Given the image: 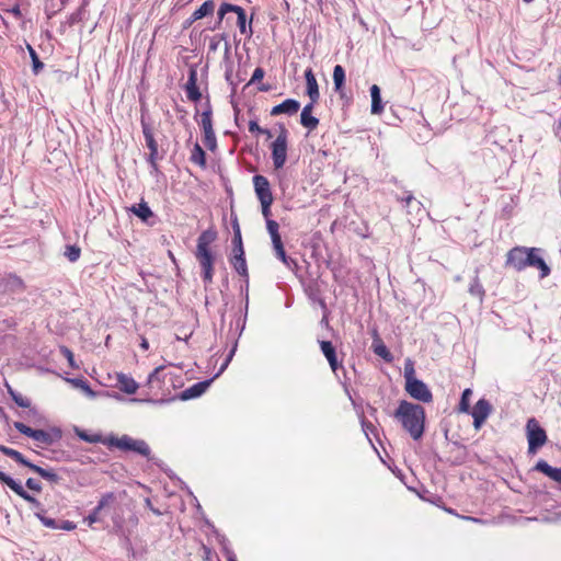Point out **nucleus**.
<instances>
[{"label":"nucleus","mask_w":561,"mask_h":561,"mask_svg":"<svg viewBox=\"0 0 561 561\" xmlns=\"http://www.w3.org/2000/svg\"><path fill=\"white\" fill-rule=\"evenodd\" d=\"M130 211L139 217L142 221H148L153 216L152 210L146 202H140L131 206Z\"/></svg>","instance_id":"25"},{"label":"nucleus","mask_w":561,"mask_h":561,"mask_svg":"<svg viewBox=\"0 0 561 561\" xmlns=\"http://www.w3.org/2000/svg\"><path fill=\"white\" fill-rule=\"evenodd\" d=\"M5 387L8 389V393L10 394V397L12 398V400L21 408H28L30 409V412L32 413H36V410L35 409H31V400L24 396H22L21 393L14 391L12 389V387L8 383H5Z\"/></svg>","instance_id":"27"},{"label":"nucleus","mask_w":561,"mask_h":561,"mask_svg":"<svg viewBox=\"0 0 561 561\" xmlns=\"http://www.w3.org/2000/svg\"><path fill=\"white\" fill-rule=\"evenodd\" d=\"M528 256H530V248L515 247L506 255V265L516 271H523L528 267Z\"/></svg>","instance_id":"7"},{"label":"nucleus","mask_w":561,"mask_h":561,"mask_svg":"<svg viewBox=\"0 0 561 561\" xmlns=\"http://www.w3.org/2000/svg\"><path fill=\"white\" fill-rule=\"evenodd\" d=\"M232 247H236V245H243L242 243V236H241V231H236L233 232V237H232Z\"/></svg>","instance_id":"55"},{"label":"nucleus","mask_w":561,"mask_h":561,"mask_svg":"<svg viewBox=\"0 0 561 561\" xmlns=\"http://www.w3.org/2000/svg\"><path fill=\"white\" fill-rule=\"evenodd\" d=\"M190 160L202 168L206 167V153L199 144L194 145Z\"/></svg>","instance_id":"30"},{"label":"nucleus","mask_w":561,"mask_h":561,"mask_svg":"<svg viewBox=\"0 0 561 561\" xmlns=\"http://www.w3.org/2000/svg\"><path fill=\"white\" fill-rule=\"evenodd\" d=\"M472 396V390L467 388L462 391L461 399L458 405V411L460 413H469L470 412V398Z\"/></svg>","instance_id":"39"},{"label":"nucleus","mask_w":561,"mask_h":561,"mask_svg":"<svg viewBox=\"0 0 561 561\" xmlns=\"http://www.w3.org/2000/svg\"><path fill=\"white\" fill-rule=\"evenodd\" d=\"M26 486L32 490V491H35V492H41L42 490V485L38 481H36L35 479L33 478H28L26 480Z\"/></svg>","instance_id":"49"},{"label":"nucleus","mask_w":561,"mask_h":561,"mask_svg":"<svg viewBox=\"0 0 561 561\" xmlns=\"http://www.w3.org/2000/svg\"><path fill=\"white\" fill-rule=\"evenodd\" d=\"M344 82H345V70L341 65H336L333 69L334 90L336 92L341 93Z\"/></svg>","instance_id":"34"},{"label":"nucleus","mask_w":561,"mask_h":561,"mask_svg":"<svg viewBox=\"0 0 561 561\" xmlns=\"http://www.w3.org/2000/svg\"><path fill=\"white\" fill-rule=\"evenodd\" d=\"M543 250L541 248H530V256H528V267L538 270L539 277L546 278L550 275L551 268L543 259Z\"/></svg>","instance_id":"9"},{"label":"nucleus","mask_w":561,"mask_h":561,"mask_svg":"<svg viewBox=\"0 0 561 561\" xmlns=\"http://www.w3.org/2000/svg\"><path fill=\"white\" fill-rule=\"evenodd\" d=\"M130 442H131V437L128 436V435H123V436H110L105 439V444L108 446V447H115L117 449H121V450H124V451H129V447H130Z\"/></svg>","instance_id":"21"},{"label":"nucleus","mask_w":561,"mask_h":561,"mask_svg":"<svg viewBox=\"0 0 561 561\" xmlns=\"http://www.w3.org/2000/svg\"><path fill=\"white\" fill-rule=\"evenodd\" d=\"M0 482L9 486L16 495L32 504L34 507L39 508L42 506L41 503L34 496L28 494L20 483L3 471H0Z\"/></svg>","instance_id":"11"},{"label":"nucleus","mask_w":561,"mask_h":561,"mask_svg":"<svg viewBox=\"0 0 561 561\" xmlns=\"http://www.w3.org/2000/svg\"><path fill=\"white\" fill-rule=\"evenodd\" d=\"M208 385L209 383L207 381L197 382L193 385L183 392V398L192 399L201 396L207 389Z\"/></svg>","instance_id":"35"},{"label":"nucleus","mask_w":561,"mask_h":561,"mask_svg":"<svg viewBox=\"0 0 561 561\" xmlns=\"http://www.w3.org/2000/svg\"><path fill=\"white\" fill-rule=\"evenodd\" d=\"M0 451L3 455L12 458L14 461H16L18 463H20L22 466H25L30 469L33 466V463L30 462L20 451L15 450L13 448L7 447L4 445H0Z\"/></svg>","instance_id":"23"},{"label":"nucleus","mask_w":561,"mask_h":561,"mask_svg":"<svg viewBox=\"0 0 561 561\" xmlns=\"http://www.w3.org/2000/svg\"><path fill=\"white\" fill-rule=\"evenodd\" d=\"M66 381L72 385L73 387L82 390L89 397L95 396V392L91 389L88 381L83 378H67Z\"/></svg>","instance_id":"37"},{"label":"nucleus","mask_w":561,"mask_h":561,"mask_svg":"<svg viewBox=\"0 0 561 561\" xmlns=\"http://www.w3.org/2000/svg\"><path fill=\"white\" fill-rule=\"evenodd\" d=\"M262 206V215L267 220L271 216V205L273 204V201H264L260 202Z\"/></svg>","instance_id":"47"},{"label":"nucleus","mask_w":561,"mask_h":561,"mask_svg":"<svg viewBox=\"0 0 561 561\" xmlns=\"http://www.w3.org/2000/svg\"><path fill=\"white\" fill-rule=\"evenodd\" d=\"M314 103L309 102L304 106L300 114V124L304 127L308 128L309 130L316 129L317 126L319 125V119L316 116L311 115Z\"/></svg>","instance_id":"16"},{"label":"nucleus","mask_w":561,"mask_h":561,"mask_svg":"<svg viewBox=\"0 0 561 561\" xmlns=\"http://www.w3.org/2000/svg\"><path fill=\"white\" fill-rule=\"evenodd\" d=\"M397 199L405 204L404 206L409 208V213H419L422 210L421 202L416 201L411 192H405L402 197H398Z\"/></svg>","instance_id":"29"},{"label":"nucleus","mask_w":561,"mask_h":561,"mask_svg":"<svg viewBox=\"0 0 561 561\" xmlns=\"http://www.w3.org/2000/svg\"><path fill=\"white\" fill-rule=\"evenodd\" d=\"M216 239L217 232L211 228L204 230L197 238L195 257L201 266L204 280H211L213 278L215 254L213 253L210 245Z\"/></svg>","instance_id":"2"},{"label":"nucleus","mask_w":561,"mask_h":561,"mask_svg":"<svg viewBox=\"0 0 561 561\" xmlns=\"http://www.w3.org/2000/svg\"><path fill=\"white\" fill-rule=\"evenodd\" d=\"M249 130L251 133H257V134L263 133V128L260 127L257 122L254 119L249 122Z\"/></svg>","instance_id":"53"},{"label":"nucleus","mask_w":561,"mask_h":561,"mask_svg":"<svg viewBox=\"0 0 561 561\" xmlns=\"http://www.w3.org/2000/svg\"><path fill=\"white\" fill-rule=\"evenodd\" d=\"M140 347L144 350V351H148L149 350V342L146 337H142L141 339V343H140Z\"/></svg>","instance_id":"58"},{"label":"nucleus","mask_w":561,"mask_h":561,"mask_svg":"<svg viewBox=\"0 0 561 561\" xmlns=\"http://www.w3.org/2000/svg\"><path fill=\"white\" fill-rule=\"evenodd\" d=\"M373 350H374V353L376 355L380 356L386 362H391L392 360L391 353L389 352V350L387 348V346L385 345V343L380 339L374 340V342H373Z\"/></svg>","instance_id":"33"},{"label":"nucleus","mask_w":561,"mask_h":561,"mask_svg":"<svg viewBox=\"0 0 561 561\" xmlns=\"http://www.w3.org/2000/svg\"><path fill=\"white\" fill-rule=\"evenodd\" d=\"M85 12L84 8H79L77 11L72 12L68 18V24L72 26L81 22L84 19Z\"/></svg>","instance_id":"43"},{"label":"nucleus","mask_w":561,"mask_h":561,"mask_svg":"<svg viewBox=\"0 0 561 561\" xmlns=\"http://www.w3.org/2000/svg\"><path fill=\"white\" fill-rule=\"evenodd\" d=\"M204 144L209 150H214L217 147V139L214 128L204 130Z\"/></svg>","instance_id":"40"},{"label":"nucleus","mask_w":561,"mask_h":561,"mask_svg":"<svg viewBox=\"0 0 561 561\" xmlns=\"http://www.w3.org/2000/svg\"><path fill=\"white\" fill-rule=\"evenodd\" d=\"M140 124H141L142 134H144V137L146 140V145H147L149 151L158 149V144L153 137L152 128L149 125V123H147L145 121L144 116H141Z\"/></svg>","instance_id":"24"},{"label":"nucleus","mask_w":561,"mask_h":561,"mask_svg":"<svg viewBox=\"0 0 561 561\" xmlns=\"http://www.w3.org/2000/svg\"><path fill=\"white\" fill-rule=\"evenodd\" d=\"M32 59V71L34 75H38L44 69V64L38 58V55H34L31 57Z\"/></svg>","instance_id":"44"},{"label":"nucleus","mask_w":561,"mask_h":561,"mask_svg":"<svg viewBox=\"0 0 561 561\" xmlns=\"http://www.w3.org/2000/svg\"><path fill=\"white\" fill-rule=\"evenodd\" d=\"M320 348H321L323 355L325 356V358L328 359L331 369L333 371H336V369L339 367V362H337V357H336L335 347L333 346V344L330 341H321Z\"/></svg>","instance_id":"17"},{"label":"nucleus","mask_w":561,"mask_h":561,"mask_svg":"<svg viewBox=\"0 0 561 561\" xmlns=\"http://www.w3.org/2000/svg\"><path fill=\"white\" fill-rule=\"evenodd\" d=\"M526 430L528 440V453L536 454L537 449L546 444L547 434L535 417H531L527 421Z\"/></svg>","instance_id":"4"},{"label":"nucleus","mask_w":561,"mask_h":561,"mask_svg":"<svg viewBox=\"0 0 561 561\" xmlns=\"http://www.w3.org/2000/svg\"><path fill=\"white\" fill-rule=\"evenodd\" d=\"M215 10V3L213 0L205 1L193 14V20H201L207 15L213 14Z\"/></svg>","instance_id":"32"},{"label":"nucleus","mask_w":561,"mask_h":561,"mask_svg":"<svg viewBox=\"0 0 561 561\" xmlns=\"http://www.w3.org/2000/svg\"><path fill=\"white\" fill-rule=\"evenodd\" d=\"M275 252H276V256L282 260L284 263H287V255H286V252H285V249H284V245L283 243L282 244H278V245H275L273 247Z\"/></svg>","instance_id":"48"},{"label":"nucleus","mask_w":561,"mask_h":561,"mask_svg":"<svg viewBox=\"0 0 561 561\" xmlns=\"http://www.w3.org/2000/svg\"><path fill=\"white\" fill-rule=\"evenodd\" d=\"M245 256L243 245L232 247V251L229 257Z\"/></svg>","instance_id":"51"},{"label":"nucleus","mask_w":561,"mask_h":561,"mask_svg":"<svg viewBox=\"0 0 561 561\" xmlns=\"http://www.w3.org/2000/svg\"><path fill=\"white\" fill-rule=\"evenodd\" d=\"M300 108V103L297 100L294 99H286L282 103L275 105L271 110L272 116H277L280 114H287V115H294L296 114Z\"/></svg>","instance_id":"14"},{"label":"nucleus","mask_w":561,"mask_h":561,"mask_svg":"<svg viewBox=\"0 0 561 561\" xmlns=\"http://www.w3.org/2000/svg\"><path fill=\"white\" fill-rule=\"evenodd\" d=\"M26 47H27V50H28L30 57H32V56H34V55H36V54H37V53L35 51V49H34L30 44H27V45H26Z\"/></svg>","instance_id":"63"},{"label":"nucleus","mask_w":561,"mask_h":561,"mask_svg":"<svg viewBox=\"0 0 561 561\" xmlns=\"http://www.w3.org/2000/svg\"><path fill=\"white\" fill-rule=\"evenodd\" d=\"M164 369V366H159L148 377V383L152 385L154 381H160V373Z\"/></svg>","instance_id":"46"},{"label":"nucleus","mask_w":561,"mask_h":561,"mask_svg":"<svg viewBox=\"0 0 561 561\" xmlns=\"http://www.w3.org/2000/svg\"><path fill=\"white\" fill-rule=\"evenodd\" d=\"M264 75H265V71L263 68H261V67L255 68L248 84H252L257 81H261L264 78Z\"/></svg>","instance_id":"45"},{"label":"nucleus","mask_w":561,"mask_h":561,"mask_svg":"<svg viewBox=\"0 0 561 561\" xmlns=\"http://www.w3.org/2000/svg\"><path fill=\"white\" fill-rule=\"evenodd\" d=\"M253 185L255 194L260 202L273 201V194L268 180L261 174L253 176Z\"/></svg>","instance_id":"12"},{"label":"nucleus","mask_w":561,"mask_h":561,"mask_svg":"<svg viewBox=\"0 0 561 561\" xmlns=\"http://www.w3.org/2000/svg\"><path fill=\"white\" fill-rule=\"evenodd\" d=\"M287 136L288 131L280 126V131L276 139L272 142V160L275 169H282L287 159Z\"/></svg>","instance_id":"5"},{"label":"nucleus","mask_w":561,"mask_h":561,"mask_svg":"<svg viewBox=\"0 0 561 561\" xmlns=\"http://www.w3.org/2000/svg\"><path fill=\"white\" fill-rule=\"evenodd\" d=\"M8 12L12 13L16 19H20L22 16L19 4H15L13 8L9 9Z\"/></svg>","instance_id":"56"},{"label":"nucleus","mask_w":561,"mask_h":561,"mask_svg":"<svg viewBox=\"0 0 561 561\" xmlns=\"http://www.w3.org/2000/svg\"><path fill=\"white\" fill-rule=\"evenodd\" d=\"M184 89L190 101L198 102L202 99V93L197 87V70L194 67H191L188 70V78Z\"/></svg>","instance_id":"13"},{"label":"nucleus","mask_w":561,"mask_h":561,"mask_svg":"<svg viewBox=\"0 0 561 561\" xmlns=\"http://www.w3.org/2000/svg\"><path fill=\"white\" fill-rule=\"evenodd\" d=\"M228 12H234L237 14V24L241 34H247V13L243 8L231 4V3H222L218 10V20L219 23L222 21L224 16Z\"/></svg>","instance_id":"10"},{"label":"nucleus","mask_w":561,"mask_h":561,"mask_svg":"<svg viewBox=\"0 0 561 561\" xmlns=\"http://www.w3.org/2000/svg\"><path fill=\"white\" fill-rule=\"evenodd\" d=\"M117 386L123 392L127 394H134L138 389V383L135 381V379L125 374L117 375Z\"/></svg>","instance_id":"19"},{"label":"nucleus","mask_w":561,"mask_h":561,"mask_svg":"<svg viewBox=\"0 0 561 561\" xmlns=\"http://www.w3.org/2000/svg\"><path fill=\"white\" fill-rule=\"evenodd\" d=\"M305 78L307 83V94L311 103H317L320 99L319 85L311 68L305 71Z\"/></svg>","instance_id":"15"},{"label":"nucleus","mask_w":561,"mask_h":561,"mask_svg":"<svg viewBox=\"0 0 561 561\" xmlns=\"http://www.w3.org/2000/svg\"><path fill=\"white\" fill-rule=\"evenodd\" d=\"M158 158H159L158 157V149L150 150L149 154H148V158H147V161H148L149 165H154V162H157Z\"/></svg>","instance_id":"54"},{"label":"nucleus","mask_w":561,"mask_h":561,"mask_svg":"<svg viewBox=\"0 0 561 561\" xmlns=\"http://www.w3.org/2000/svg\"><path fill=\"white\" fill-rule=\"evenodd\" d=\"M370 96H371V113L380 114L383 111V105L381 102L380 89L377 84H373L370 87Z\"/></svg>","instance_id":"26"},{"label":"nucleus","mask_w":561,"mask_h":561,"mask_svg":"<svg viewBox=\"0 0 561 561\" xmlns=\"http://www.w3.org/2000/svg\"><path fill=\"white\" fill-rule=\"evenodd\" d=\"M199 126L202 127L203 131L213 128L211 106L209 102H207L206 108L201 114Z\"/></svg>","instance_id":"38"},{"label":"nucleus","mask_w":561,"mask_h":561,"mask_svg":"<svg viewBox=\"0 0 561 561\" xmlns=\"http://www.w3.org/2000/svg\"><path fill=\"white\" fill-rule=\"evenodd\" d=\"M36 516L42 520V523L45 526L50 527V528H55L56 527L54 519L47 518L44 515H42L41 513H37Z\"/></svg>","instance_id":"50"},{"label":"nucleus","mask_w":561,"mask_h":561,"mask_svg":"<svg viewBox=\"0 0 561 561\" xmlns=\"http://www.w3.org/2000/svg\"><path fill=\"white\" fill-rule=\"evenodd\" d=\"M227 561H237V557L234 556V553L230 552L227 557Z\"/></svg>","instance_id":"64"},{"label":"nucleus","mask_w":561,"mask_h":561,"mask_svg":"<svg viewBox=\"0 0 561 561\" xmlns=\"http://www.w3.org/2000/svg\"><path fill=\"white\" fill-rule=\"evenodd\" d=\"M150 168H151L150 174H157L159 172L157 162H154V165H150Z\"/></svg>","instance_id":"61"},{"label":"nucleus","mask_w":561,"mask_h":561,"mask_svg":"<svg viewBox=\"0 0 561 561\" xmlns=\"http://www.w3.org/2000/svg\"><path fill=\"white\" fill-rule=\"evenodd\" d=\"M196 20H193V14L184 22V27H190Z\"/></svg>","instance_id":"60"},{"label":"nucleus","mask_w":561,"mask_h":561,"mask_svg":"<svg viewBox=\"0 0 561 561\" xmlns=\"http://www.w3.org/2000/svg\"><path fill=\"white\" fill-rule=\"evenodd\" d=\"M492 404L484 398L479 399L474 407L470 409L469 413H471L473 417V427L476 431H479L482 427L486 419L492 413Z\"/></svg>","instance_id":"8"},{"label":"nucleus","mask_w":561,"mask_h":561,"mask_svg":"<svg viewBox=\"0 0 561 561\" xmlns=\"http://www.w3.org/2000/svg\"><path fill=\"white\" fill-rule=\"evenodd\" d=\"M59 352L68 360V364H69V366L71 368H73V369H78L79 368V366L75 362V355H73L72 351L69 347H67L65 345H61L59 347Z\"/></svg>","instance_id":"41"},{"label":"nucleus","mask_w":561,"mask_h":561,"mask_svg":"<svg viewBox=\"0 0 561 561\" xmlns=\"http://www.w3.org/2000/svg\"><path fill=\"white\" fill-rule=\"evenodd\" d=\"M535 470L542 472L553 481L561 483V468H553L545 460H540L536 463Z\"/></svg>","instance_id":"18"},{"label":"nucleus","mask_w":561,"mask_h":561,"mask_svg":"<svg viewBox=\"0 0 561 561\" xmlns=\"http://www.w3.org/2000/svg\"><path fill=\"white\" fill-rule=\"evenodd\" d=\"M81 250L77 245H67L65 251V256L70 262H76L80 257Z\"/></svg>","instance_id":"42"},{"label":"nucleus","mask_w":561,"mask_h":561,"mask_svg":"<svg viewBox=\"0 0 561 561\" xmlns=\"http://www.w3.org/2000/svg\"><path fill=\"white\" fill-rule=\"evenodd\" d=\"M31 470L35 473L39 474L43 479H46L47 481L51 483H58L60 480V477L53 470H47L45 468H42L35 463L31 467Z\"/></svg>","instance_id":"31"},{"label":"nucleus","mask_w":561,"mask_h":561,"mask_svg":"<svg viewBox=\"0 0 561 561\" xmlns=\"http://www.w3.org/2000/svg\"><path fill=\"white\" fill-rule=\"evenodd\" d=\"M129 451H134L146 458H149L151 453L149 445L145 440L134 439L133 437L130 442Z\"/></svg>","instance_id":"28"},{"label":"nucleus","mask_w":561,"mask_h":561,"mask_svg":"<svg viewBox=\"0 0 561 561\" xmlns=\"http://www.w3.org/2000/svg\"><path fill=\"white\" fill-rule=\"evenodd\" d=\"M113 500H114L113 493L104 494L101 497L98 506L84 519L88 523L89 526H92L94 523H96L99 520V514L102 511V508L105 507Z\"/></svg>","instance_id":"20"},{"label":"nucleus","mask_w":561,"mask_h":561,"mask_svg":"<svg viewBox=\"0 0 561 561\" xmlns=\"http://www.w3.org/2000/svg\"><path fill=\"white\" fill-rule=\"evenodd\" d=\"M229 263L241 278H244V280L249 279L245 256L229 257Z\"/></svg>","instance_id":"22"},{"label":"nucleus","mask_w":561,"mask_h":561,"mask_svg":"<svg viewBox=\"0 0 561 561\" xmlns=\"http://www.w3.org/2000/svg\"><path fill=\"white\" fill-rule=\"evenodd\" d=\"M394 417L410 436L417 440L425 430V410L422 405L402 400L394 412Z\"/></svg>","instance_id":"1"},{"label":"nucleus","mask_w":561,"mask_h":561,"mask_svg":"<svg viewBox=\"0 0 561 561\" xmlns=\"http://www.w3.org/2000/svg\"><path fill=\"white\" fill-rule=\"evenodd\" d=\"M75 527L76 526L71 522H66L65 525L62 526V528L67 530H72L75 529Z\"/></svg>","instance_id":"59"},{"label":"nucleus","mask_w":561,"mask_h":561,"mask_svg":"<svg viewBox=\"0 0 561 561\" xmlns=\"http://www.w3.org/2000/svg\"><path fill=\"white\" fill-rule=\"evenodd\" d=\"M231 226H232L233 232L241 231L237 216H232V218H231Z\"/></svg>","instance_id":"57"},{"label":"nucleus","mask_w":561,"mask_h":561,"mask_svg":"<svg viewBox=\"0 0 561 561\" xmlns=\"http://www.w3.org/2000/svg\"><path fill=\"white\" fill-rule=\"evenodd\" d=\"M85 442L94 443L98 442V438H91L84 434L80 435Z\"/></svg>","instance_id":"62"},{"label":"nucleus","mask_w":561,"mask_h":561,"mask_svg":"<svg viewBox=\"0 0 561 561\" xmlns=\"http://www.w3.org/2000/svg\"><path fill=\"white\" fill-rule=\"evenodd\" d=\"M13 426L23 435L33 438L35 442H37L41 446H49L51 445L57 438L60 437V433L57 432L56 435H53L49 432H46L44 430H33L32 427L25 425L22 422H14Z\"/></svg>","instance_id":"6"},{"label":"nucleus","mask_w":561,"mask_h":561,"mask_svg":"<svg viewBox=\"0 0 561 561\" xmlns=\"http://www.w3.org/2000/svg\"><path fill=\"white\" fill-rule=\"evenodd\" d=\"M469 290L471 294L479 296L480 299L482 298L484 293L479 283L472 284Z\"/></svg>","instance_id":"52"},{"label":"nucleus","mask_w":561,"mask_h":561,"mask_svg":"<svg viewBox=\"0 0 561 561\" xmlns=\"http://www.w3.org/2000/svg\"><path fill=\"white\" fill-rule=\"evenodd\" d=\"M266 228L271 236L273 247L282 244L283 242H282L280 234L278 232V228H279L278 224L273 219H267Z\"/></svg>","instance_id":"36"},{"label":"nucleus","mask_w":561,"mask_h":561,"mask_svg":"<svg viewBox=\"0 0 561 561\" xmlns=\"http://www.w3.org/2000/svg\"><path fill=\"white\" fill-rule=\"evenodd\" d=\"M405 391L415 400L424 403H430L433 400V394L428 387L414 377V368L412 365L404 368Z\"/></svg>","instance_id":"3"}]
</instances>
